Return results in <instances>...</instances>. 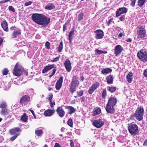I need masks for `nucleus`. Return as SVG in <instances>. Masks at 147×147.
I'll list each match as a JSON object with an SVG mask.
<instances>
[{"label": "nucleus", "mask_w": 147, "mask_h": 147, "mask_svg": "<svg viewBox=\"0 0 147 147\" xmlns=\"http://www.w3.org/2000/svg\"><path fill=\"white\" fill-rule=\"evenodd\" d=\"M84 16L83 13H80L79 14L78 16V21L79 22H80L83 20Z\"/></svg>", "instance_id": "72a5a7b5"}, {"label": "nucleus", "mask_w": 147, "mask_h": 147, "mask_svg": "<svg viewBox=\"0 0 147 147\" xmlns=\"http://www.w3.org/2000/svg\"><path fill=\"white\" fill-rule=\"evenodd\" d=\"M63 48V42L61 41L60 42L59 47H58V51L59 52H61Z\"/></svg>", "instance_id": "4c0bfd02"}, {"label": "nucleus", "mask_w": 147, "mask_h": 147, "mask_svg": "<svg viewBox=\"0 0 147 147\" xmlns=\"http://www.w3.org/2000/svg\"><path fill=\"white\" fill-rule=\"evenodd\" d=\"M100 85L99 83L98 82H96L93 84L89 89L88 90L89 94H91L92 93L99 87Z\"/></svg>", "instance_id": "1a4fd4ad"}, {"label": "nucleus", "mask_w": 147, "mask_h": 147, "mask_svg": "<svg viewBox=\"0 0 147 147\" xmlns=\"http://www.w3.org/2000/svg\"><path fill=\"white\" fill-rule=\"evenodd\" d=\"M32 3V1H30L28 2L25 3H24V5L25 6H28L31 5Z\"/></svg>", "instance_id": "09e8293b"}, {"label": "nucleus", "mask_w": 147, "mask_h": 147, "mask_svg": "<svg viewBox=\"0 0 147 147\" xmlns=\"http://www.w3.org/2000/svg\"><path fill=\"white\" fill-rule=\"evenodd\" d=\"M95 52L96 53V55L97 54H100L102 53V51L101 50L96 49L95 50Z\"/></svg>", "instance_id": "de8ad7c7"}, {"label": "nucleus", "mask_w": 147, "mask_h": 147, "mask_svg": "<svg viewBox=\"0 0 147 147\" xmlns=\"http://www.w3.org/2000/svg\"><path fill=\"white\" fill-rule=\"evenodd\" d=\"M65 108L66 109L69 110L70 112L69 113L70 114L75 112L76 110L73 107L70 106H65Z\"/></svg>", "instance_id": "bb28decb"}, {"label": "nucleus", "mask_w": 147, "mask_h": 147, "mask_svg": "<svg viewBox=\"0 0 147 147\" xmlns=\"http://www.w3.org/2000/svg\"><path fill=\"white\" fill-rule=\"evenodd\" d=\"M143 74L145 77H147V69L144 70Z\"/></svg>", "instance_id": "4d7b16f0"}, {"label": "nucleus", "mask_w": 147, "mask_h": 147, "mask_svg": "<svg viewBox=\"0 0 147 147\" xmlns=\"http://www.w3.org/2000/svg\"><path fill=\"white\" fill-rule=\"evenodd\" d=\"M107 95V91L106 89H104L103 90L102 93V97L105 98L106 96Z\"/></svg>", "instance_id": "a19ab883"}, {"label": "nucleus", "mask_w": 147, "mask_h": 147, "mask_svg": "<svg viewBox=\"0 0 147 147\" xmlns=\"http://www.w3.org/2000/svg\"><path fill=\"white\" fill-rule=\"evenodd\" d=\"M54 64L49 65H48L46 66L43 69L42 71V73H45L49 70L52 69L54 67Z\"/></svg>", "instance_id": "6ab92c4d"}, {"label": "nucleus", "mask_w": 147, "mask_h": 147, "mask_svg": "<svg viewBox=\"0 0 147 147\" xmlns=\"http://www.w3.org/2000/svg\"><path fill=\"white\" fill-rule=\"evenodd\" d=\"M7 105L6 102H1L0 104V108H6Z\"/></svg>", "instance_id": "e433bc0d"}, {"label": "nucleus", "mask_w": 147, "mask_h": 147, "mask_svg": "<svg viewBox=\"0 0 147 147\" xmlns=\"http://www.w3.org/2000/svg\"><path fill=\"white\" fill-rule=\"evenodd\" d=\"M128 130L131 135H135L138 132V126L136 124H130L128 127Z\"/></svg>", "instance_id": "0eeeda50"}, {"label": "nucleus", "mask_w": 147, "mask_h": 147, "mask_svg": "<svg viewBox=\"0 0 147 147\" xmlns=\"http://www.w3.org/2000/svg\"><path fill=\"white\" fill-rule=\"evenodd\" d=\"M92 122L93 125L98 128L101 127L104 124V122L100 119L93 120Z\"/></svg>", "instance_id": "6e6552de"}, {"label": "nucleus", "mask_w": 147, "mask_h": 147, "mask_svg": "<svg viewBox=\"0 0 147 147\" xmlns=\"http://www.w3.org/2000/svg\"><path fill=\"white\" fill-rule=\"evenodd\" d=\"M60 58V56H59L58 57H56L55 58H54L53 60H52L51 61V62H57V61H58Z\"/></svg>", "instance_id": "37998d69"}, {"label": "nucleus", "mask_w": 147, "mask_h": 147, "mask_svg": "<svg viewBox=\"0 0 147 147\" xmlns=\"http://www.w3.org/2000/svg\"><path fill=\"white\" fill-rule=\"evenodd\" d=\"M32 18L36 23L44 27H45L50 21L49 18L41 14H33L32 16Z\"/></svg>", "instance_id": "f257e3e1"}, {"label": "nucleus", "mask_w": 147, "mask_h": 147, "mask_svg": "<svg viewBox=\"0 0 147 147\" xmlns=\"http://www.w3.org/2000/svg\"><path fill=\"white\" fill-rule=\"evenodd\" d=\"M123 50V48L120 45H116L115 47L114 53L115 54V55L117 57L122 52Z\"/></svg>", "instance_id": "f8f14e48"}, {"label": "nucleus", "mask_w": 147, "mask_h": 147, "mask_svg": "<svg viewBox=\"0 0 147 147\" xmlns=\"http://www.w3.org/2000/svg\"><path fill=\"white\" fill-rule=\"evenodd\" d=\"M1 113L2 115H4L8 114V110L6 108L2 109L1 111Z\"/></svg>", "instance_id": "473e14b6"}, {"label": "nucleus", "mask_w": 147, "mask_h": 147, "mask_svg": "<svg viewBox=\"0 0 147 147\" xmlns=\"http://www.w3.org/2000/svg\"><path fill=\"white\" fill-rule=\"evenodd\" d=\"M65 129L64 127H62L61 128V131L62 132H64L65 131Z\"/></svg>", "instance_id": "69168bd1"}, {"label": "nucleus", "mask_w": 147, "mask_h": 147, "mask_svg": "<svg viewBox=\"0 0 147 147\" xmlns=\"http://www.w3.org/2000/svg\"><path fill=\"white\" fill-rule=\"evenodd\" d=\"M138 58L142 61L145 62L147 61V50H141L137 53Z\"/></svg>", "instance_id": "423d86ee"}, {"label": "nucleus", "mask_w": 147, "mask_h": 147, "mask_svg": "<svg viewBox=\"0 0 147 147\" xmlns=\"http://www.w3.org/2000/svg\"><path fill=\"white\" fill-rule=\"evenodd\" d=\"M67 124L71 127H73V123L72 120L71 119H69L67 121Z\"/></svg>", "instance_id": "ea45409f"}, {"label": "nucleus", "mask_w": 147, "mask_h": 147, "mask_svg": "<svg viewBox=\"0 0 147 147\" xmlns=\"http://www.w3.org/2000/svg\"><path fill=\"white\" fill-rule=\"evenodd\" d=\"M45 45L47 49H50V43L49 42L47 41L46 42Z\"/></svg>", "instance_id": "8fccbe9b"}, {"label": "nucleus", "mask_w": 147, "mask_h": 147, "mask_svg": "<svg viewBox=\"0 0 147 147\" xmlns=\"http://www.w3.org/2000/svg\"><path fill=\"white\" fill-rule=\"evenodd\" d=\"M53 94L52 93H50L49 95L48 99L49 100V102H51V99L53 98Z\"/></svg>", "instance_id": "49530a36"}, {"label": "nucleus", "mask_w": 147, "mask_h": 147, "mask_svg": "<svg viewBox=\"0 0 147 147\" xmlns=\"http://www.w3.org/2000/svg\"><path fill=\"white\" fill-rule=\"evenodd\" d=\"M117 102V99L115 98L111 97L109 98L105 108V109L107 113L112 114L115 112L114 107Z\"/></svg>", "instance_id": "7ed1b4c3"}, {"label": "nucleus", "mask_w": 147, "mask_h": 147, "mask_svg": "<svg viewBox=\"0 0 147 147\" xmlns=\"http://www.w3.org/2000/svg\"><path fill=\"white\" fill-rule=\"evenodd\" d=\"M55 6L51 3H49L47 4L45 7L46 9L50 10L54 9Z\"/></svg>", "instance_id": "a878e982"}, {"label": "nucleus", "mask_w": 147, "mask_h": 147, "mask_svg": "<svg viewBox=\"0 0 147 147\" xmlns=\"http://www.w3.org/2000/svg\"><path fill=\"white\" fill-rule=\"evenodd\" d=\"M146 0H138V5L140 7H142L146 2Z\"/></svg>", "instance_id": "2f4dec72"}, {"label": "nucleus", "mask_w": 147, "mask_h": 147, "mask_svg": "<svg viewBox=\"0 0 147 147\" xmlns=\"http://www.w3.org/2000/svg\"><path fill=\"white\" fill-rule=\"evenodd\" d=\"M50 105L51 107H52L53 106L55 105V103L54 102V103H52L51 102H50Z\"/></svg>", "instance_id": "0e129e2a"}, {"label": "nucleus", "mask_w": 147, "mask_h": 147, "mask_svg": "<svg viewBox=\"0 0 147 147\" xmlns=\"http://www.w3.org/2000/svg\"><path fill=\"white\" fill-rule=\"evenodd\" d=\"M1 26L4 31L7 32L8 31V25L7 22L5 20L3 21L2 22Z\"/></svg>", "instance_id": "412c9836"}, {"label": "nucleus", "mask_w": 147, "mask_h": 147, "mask_svg": "<svg viewBox=\"0 0 147 147\" xmlns=\"http://www.w3.org/2000/svg\"><path fill=\"white\" fill-rule=\"evenodd\" d=\"M136 0H131V5L133 7L135 5Z\"/></svg>", "instance_id": "864d4df0"}, {"label": "nucleus", "mask_w": 147, "mask_h": 147, "mask_svg": "<svg viewBox=\"0 0 147 147\" xmlns=\"http://www.w3.org/2000/svg\"><path fill=\"white\" fill-rule=\"evenodd\" d=\"M70 146L71 147H74V142H73V141L72 140H70Z\"/></svg>", "instance_id": "6e6d98bb"}, {"label": "nucleus", "mask_w": 147, "mask_h": 147, "mask_svg": "<svg viewBox=\"0 0 147 147\" xmlns=\"http://www.w3.org/2000/svg\"><path fill=\"white\" fill-rule=\"evenodd\" d=\"M127 11V9L125 7L119 8L116 12V16L117 17L119 16L121 14L126 13Z\"/></svg>", "instance_id": "4468645a"}, {"label": "nucleus", "mask_w": 147, "mask_h": 147, "mask_svg": "<svg viewBox=\"0 0 147 147\" xmlns=\"http://www.w3.org/2000/svg\"><path fill=\"white\" fill-rule=\"evenodd\" d=\"M66 71L68 72H70L71 69L72 67L70 61L69 59H67L64 63Z\"/></svg>", "instance_id": "9d476101"}, {"label": "nucleus", "mask_w": 147, "mask_h": 147, "mask_svg": "<svg viewBox=\"0 0 147 147\" xmlns=\"http://www.w3.org/2000/svg\"><path fill=\"white\" fill-rule=\"evenodd\" d=\"M42 133V129L37 130H35V133L36 135L39 136L41 135Z\"/></svg>", "instance_id": "c9c22d12"}, {"label": "nucleus", "mask_w": 147, "mask_h": 147, "mask_svg": "<svg viewBox=\"0 0 147 147\" xmlns=\"http://www.w3.org/2000/svg\"><path fill=\"white\" fill-rule=\"evenodd\" d=\"M56 71V67H55L52 70V73L51 74V75L49 76V77L51 78V77L55 73V72Z\"/></svg>", "instance_id": "79ce46f5"}, {"label": "nucleus", "mask_w": 147, "mask_h": 147, "mask_svg": "<svg viewBox=\"0 0 147 147\" xmlns=\"http://www.w3.org/2000/svg\"><path fill=\"white\" fill-rule=\"evenodd\" d=\"M20 131V129L18 127H16L10 129L9 132L11 135H17L18 136L19 134V131Z\"/></svg>", "instance_id": "f3484780"}, {"label": "nucleus", "mask_w": 147, "mask_h": 147, "mask_svg": "<svg viewBox=\"0 0 147 147\" xmlns=\"http://www.w3.org/2000/svg\"><path fill=\"white\" fill-rule=\"evenodd\" d=\"M125 19V16H121L120 18V20L121 21H122L124 20Z\"/></svg>", "instance_id": "13d9d810"}, {"label": "nucleus", "mask_w": 147, "mask_h": 147, "mask_svg": "<svg viewBox=\"0 0 147 147\" xmlns=\"http://www.w3.org/2000/svg\"><path fill=\"white\" fill-rule=\"evenodd\" d=\"M30 100V98L27 95L23 96L21 98L20 102L22 104L24 102L28 101Z\"/></svg>", "instance_id": "aec40b11"}, {"label": "nucleus", "mask_w": 147, "mask_h": 147, "mask_svg": "<svg viewBox=\"0 0 147 147\" xmlns=\"http://www.w3.org/2000/svg\"><path fill=\"white\" fill-rule=\"evenodd\" d=\"M78 77L76 76H74L72 78V81L71 83L70 91L72 93H73L76 90V88L79 84L78 80Z\"/></svg>", "instance_id": "20e7f679"}, {"label": "nucleus", "mask_w": 147, "mask_h": 147, "mask_svg": "<svg viewBox=\"0 0 147 147\" xmlns=\"http://www.w3.org/2000/svg\"><path fill=\"white\" fill-rule=\"evenodd\" d=\"M57 115L61 117H63L65 114V112L62 108V107H59L56 109Z\"/></svg>", "instance_id": "2eb2a0df"}, {"label": "nucleus", "mask_w": 147, "mask_h": 147, "mask_svg": "<svg viewBox=\"0 0 147 147\" xmlns=\"http://www.w3.org/2000/svg\"><path fill=\"white\" fill-rule=\"evenodd\" d=\"M112 71V70L110 68H104L102 71L101 73L103 74H107L110 73Z\"/></svg>", "instance_id": "393cba45"}, {"label": "nucleus", "mask_w": 147, "mask_h": 147, "mask_svg": "<svg viewBox=\"0 0 147 147\" xmlns=\"http://www.w3.org/2000/svg\"><path fill=\"white\" fill-rule=\"evenodd\" d=\"M55 112L54 110L47 109L45 111L44 115L46 116H51L53 115Z\"/></svg>", "instance_id": "a211bd4d"}, {"label": "nucleus", "mask_w": 147, "mask_h": 147, "mask_svg": "<svg viewBox=\"0 0 147 147\" xmlns=\"http://www.w3.org/2000/svg\"><path fill=\"white\" fill-rule=\"evenodd\" d=\"M138 34V38H142L145 36V35L146 34V31L143 28L142 26L140 27Z\"/></svg>", "instance_id": "ddd939ff"}, {"label": "nucleus", "mask_w": 147, "mask_h": 147, "mask_svg": "<svg viewBox=\"0 0 147 147\" xmlns=\"http://www.w3.org/2000/svg\"><path fill=\"white\" fill-rule=\"evenodd\" d=\"M63 81V77H61L57 81L55 85V88L57 90H59L60 89L62 85Z\"/></svg>", "instance_id": "dca6fc26"}, {"label": "nucleus", "mask_w": 147, "mask_h": 147, "mask_svg": "<svg viewBox=\"0 0 147 147\" xmlns=\"http://www.w3.org/2000/svg\"><path fill=\"white\" fill-rule=\"evenodd\" d=\"M144 110L141 107H138L135 111V113L131 115L130 119L132 120H135L136 119L139 121H142L143 118Z\"/></svg>", "instance_id": "f03ea898"}, {"label": "nucleus", "mask_w": 147, "mask_h": 147, "mask_svg": "<svg viewBox=\"0 0 147 147\" xmlns=\"http://www.w3.org/2000/svg\"><path fill=\"white\" fill-rule=\"evenodd\" d=\"M4 87L3 88L6 90H7L9 88V83L7 82H5L4 84Z\"/></svg>", "instance_id": "58836bf2"}, {"label": "nucleus", "mask_w": 147, "mask_h": 147, "mask_svg": "<svg viewBox=\"0 0 147 147\" xmlns=\"http://www.w3.org/2000/svg\"><path fill=\"white\" fill-rule=\"evenodd\" d=\"M74 29L73 28L72 30L69 33V38H72V36L74 35Z\"/></svg>", "instance_id": "f704fd0d"}, {"label": "nucleus", "mask_w": 147, "mask_h": 147, "mask_svg": "<svg viewBox=\"0 0 147 147\" xmlns=\"http://www.w3.org/2000/svg\"><path fill=\"white\" fill-rule=\"evenodd\" d=\"M51 87H52V86H51V85L50 86V87H49L48 88V90L49 91H50L51 90V89H52L51 88Z\"/></svg>", "instance_id": "774afa93"}, {"label": "nucleus", "mask_w": 147, "mask_h": 147, "mask_svg": "<svg viewBox=\"0 0 147 147\" xmlns=\"http://www.w3.org/2000/svg\"><path fill=\"white\" fill-rule=\"evenodd\" d=\"M108 84H111L113 83V80L112 75H109L106 78Z\"/></svg>", "instance_id": "b1692460"}, {"label": "nucleus", "mask_w": 147, "mask_h": 147, "mask_svg": "<svg viewBox=\"0 0 147 147\" xmlns=\"http://www.w3.org/2000/svg\"><path fill=\"white\" fill-rule=\"evenodd\" d=\"M133 74L131 72H129L128 73L126 77V79L129 83H131L133 80Z\"/></svg>", "instance_id": "4be33fe9"}, {"label": "nucleus", "mask_w": 147, "mask_h": 147, "mask_svg": "<svg viewBox=\"0 0 147 147\" xmlns=\"http://www.w3.org/2000/svg\"><path fill=\"white\" fill-rule=\"evenodd\" d=\"M13 136H12L10 138V140L11 141H13L17 138V137L18 136H17V135H14Z\"/></svg>", "instance_id": "3c124183"}, {"label": "nucleus", "mask_w": 147, "mask_h": 147, "mask_svg": "<svg viewBox=\"0 0 147 147\" xmlns=\"http://www.w3.org/2000/svg\"><path fill=\"white\" fill-rule=\"evenodd\" d=\"M23 70L21 66L17 63L13 69V74L16 76H20L22 74Z\"/></svg>", "instance_id": "39448f33"}, {"label": "nucleus", "mask_w": 147, "mask_h": 147, "mask_svg": "<svg viewBox=\"0 0 147 147\" xmlns=\"http://www.w3.org/2000/svg\"><path fill=\"white\" fill-rule=\"evenodd\" d=\"M123 36V34L122 33H119V35H118V36L119 37H121Z\"/></svg>", "instance_id": "338daca9"}, {"label": "nucleus", "mask_w": 147, "mask_h": 147, "mask_svg": "<svg viewBox=\"0 0 147 147\" xmlns=\"http://www.w3.org/2000/svg\"><path fill=\"white\" fill-rule=\"evenodd\" d=\"M107 89L109 91L111 92H113L116 90V88L114 86L110 87L109 86L107 87Z\"/></svg>", "instance_id": "c756f323"}, {"label": "nucleus", "mask_w": 147, "mask_h": 147, "mask_svg": "<svg viewBox=\"0 0 147 147\" xmlns=\"http://www.w3.org/2000/svg\"><path fill=\"white\" fill-rule=\"evenodd\" d=\"M16 28V27L15 26H12V27H11V28H10V30H11V31H12L13 30H15V28Z\"/></svg>", "instance_id": "052dcab7"}, {"label": "nucleus", "mask_w": 147, "mask_h": 147, "mask_svg": "<svg viewBox=\"0 0 147 147\" xmlns=\"http://www.w3.org/2000/svg\"><path fill=\"white\" fill-rule=\"evenodd\" d=\"M101 112V110L100 108H98L97 109L94 111L92 112V115L95 116L99 114Z\"/></svg>", "instance_id": "cd10ccee"}, {"label": "nucleus", "mask_w": 147, "mask_h": 147, "mask_svg": "<svg viewBox=\"0 0 147 147\" xmlns=\"http://www.w3.org/2000/svg\"><path fill=\"white\" fill-rule=\"evenodd\" d=\"M54 147H61V146L59 144L56 143Z\"/></svg>", "instance_id": "bf43d9fd"}, {"label": "nucleus", "mask_w": 147, "mask_h": 147, "mask_svg": "<svg viewBox=\"0 0 147 147\" xmlns=\"http://www.w3.org/2000/svg\"><path fill=\"white\" fill-rule=\"evenodd\" d=\"M9 10L13 12H14L15 10V9L12 6H9Z\"/></svg>", "instance_id": "603ef678"}, {"label": "nucleus", "mask_w": 147, "mask_h": 147, "mask_svg": "<svg viewBox=\"0 0 147 147\" xmlns=\"http://www.w3.org/2000/svg\"><path fill=\"white\" fill-rule=\"evenodd\" d=\"M8 71L7 69H5L2 71V73L3 75H6L7 74Z\"/></svg>", "instance_id": "c03bdc74"}, {"label": "nucleus", "mask_w": 147, "mask_h": 147, "mask_svg": "<svg viewBox=\"0 0 147 147\" xmlns=\"http://www.w3.org/2000/svg\"><path fill=\"white\" fill-rule=\"evenodd\" d=\"M21 32L20 30L18 29L14 30L12 34V37L13 38H16L18 35L20 34Z\"/></svg>", "instance_id": "5701e85b"}, {"label": "nucleus", "mask_w": 147, "mask_h": 147, "mask_svg": "<svg viewBox=\"0 0 147 147\" xmlns=\"http://www.w3.org/2000/svg\"><path fill=\"white\" fill-rule=\"evenodd\" d=\"M3 41V40L2 38H0V46H1V44L2 43Z\"/></svg>", "instance_id": "e2e57ef3"}, {"label": "nucleus", "mask_w": 147, "mask_h": 147, "mask_svg": "<svg viewBox=\"0 0 147 147\" xmlns=\"http://www.w3.org/2000/svg\"><path fill=\"white\" fill-rule=\"evenodd\" d=\"M113 18H111L109 20L107 24L108 26H109L111 24H114V22L113 21Z\"/></svg>", "instance_id": "a18cd8bd"}, {"label": "nucleus", "mask_w": 147, "mask_h": 147, "mask_svg": "<svg viewBox=\"0 0 147 147\" xmlns=\"http://www.w3.org/2000/svg\"><path fill=\"white\" fill-rule=\"evenodd\" d=\"M94 32L95 34V38L96 39H100L103 38L104 32L102 30H98L95 31Z\"/></svg>", "instance_id": "9b49d317"}, {"label": "nucleus", "mask_w": 147, "mask_h": 147, "mask_svg": "<svg viewBox=\"0 0 147 147\" xmlns=\"http://www.w3.org/2000/svg\"><path fill=\"white\" fill-rule=\"evenodd\" d=\"M28 117L26 115V113H24L23 115L21 117L20 119L24 122H26L27 121Z\"/></svg>", "instance_id": "c85d7f7f"}, {"label": "nucleus", "mask_w": 147, "mask_h": 147, "mask_svg": "<svg viewBox=\"0 0 147 147\" xmlns=\"http://www.w3.org/2000/svg\"><path fill=\"white\" fill-rule=\"evenodd\" d=\"M77 96H75L74 97L76 98L78 97H79L82 96L83 94L84 91L82 90H81L76 92Z\"/></svg>", "instance_id": "7c9ffc66"}, {"label": "nucleus", "mask_w": 147, "mask_h": 147, "mask_svg": "<svg viewBox=\"0 0 147 147\" xmlns=\"http://www.w3.org/2000/svg\"><path fill=\"white\" fill-rule=\"evenodd\" d=\"M143 145L144 146H147V139L144 142L143 144Z\"/></svg>", "instance_id": "680f3d73"}, {"label": "nucleus", "mask_w": 147, "mask_h": 147, "mask_svg": "<svg viewBox=\"0 0 147 147\" xmlns=\"http://www.w3.org/2000/svg\"><path fill=\"white\" fill-rule=\"evenodd\" d=\"M66 23L65 24L63 25V31L65 32V30H67V26L66 25Z\"/></svg>", "instance_id": "5fc2aeb1"}]
</instances>
